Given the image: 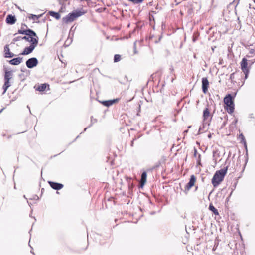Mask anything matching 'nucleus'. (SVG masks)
Listing matches in <instances>:
<instances>
[{
  "label": "nucleus",
  "instance_id": "bb28decb",
  "mask_svg": "<svg viewBox=\"0 0 255 255\" xmlns=\"http://www.w3.org/2000/svg\"><path fill=\"white\" fill-rule=\"evenodd\" d=\"M240 137H241L242 141H243L244 145H245V148L247 150V145H246V142L244 136H243V135L242 134H241L240 135Z\"/></svg>",
  "mask_w": 255,
  "mask_h": 255
},
{
  "label": "nucleus",
  "instance_id": "c756f323",
  "mask_svg": "<svg viewBox=\"0 0 255 255\" xmlns=\"http://www.w3.org/2000/svg\"><path fill=\"white\" fill-rule=\"evenodd\" d=\"M96 122H97V120L96 119L93 118V117H91V123L92 124H94Z\"/></svg>",
  "mask_w": 255,
  "mask_h": 255
},
{
  "label": "nucleus",
  "instance_id": "473e14b6",
  "mask_svg": "<svg viewBox=\"0 0 255 255\" xmlns=\"http://www.w3.org/2000/svg\"><path fill=\"white\" fill-rule=\"evenodd\" d=\"M249 52L251 54H255V50L253 49H252L250 50Z\"/></svg>",
  "mask_w": 255,
  "mask_h": 255
},
{
  "label": "nucleus",
  "instance_id": "ea45409f",
  "mask_svg": "<svg viewBox=\"0 0 255 255\" xmlns=\"http://www.w3.org/2000/svg\"><path fill=\"white\" fill-rule=\"evenodd\" d=\"M22 25H24V26H26V27H27L26 25V24H22Z\"/></svg>",
  "mask_w": 255,
  "mask_h": 255
},
{
  "label": "nucleus",
  "instance_id": "a19ab883",
  "mask_svg": "<svg viewBox=\"0 0 255 255\" xmlns=\"http://www.w3.org/2000/svg\"><path fill=\"white\" fill-rule=\"evenodd\" d=\"M188 132V130H185L184 132L187 133Z\"/></svg>",
  "mask_w": 255,
  "mask_h": 255
},
{
  "label": "nucleus",
  "instance_id": "f3484780",
  "mask_svg": "<svg viewBox=\"0 0 255 255\" xmlns=\"http://www.w3.org/2000/svg\"><path fill=\"white\" fill-rule=\"evenodd\" d=\"M31 44L30 45H34L36 47L38 44V38H35L34 37H30L29 41Z\"/></svg>",
  "mask_w": 255,
  "mask_h": 255
},
{
  "label": "nucleus",
  "instance_id": "c03bdc74",
  "mask_svg": "<svg viewBox=\"0 0 255 255\" xmlns=\"http://www.w3.org/2000/svg\"><path fill=\"white\" fill-rule=\"evenodd\" d=\"M249 7L251 8V4H249Z\"/></svg>",
  "mask_w": 255,
  "mask_h": 255
},
{
  "label": "nucleus",
  "instance_id": "f704fd0d",
  "mask_svg": "<svg viewBox=\"0 0 255 255\" xmlns=\"http://www.w3.org/2000/svg\"><path fill=\"white\" fill-rule=\"evenodd\" d=\"M4 109V108L1 109L0 110V114L2 112V111Z\"/></svg>",
  "mask_w": 255,
  "mask_h": 255
},
{
  "label": "nucleus",
  "instance_id": "dca6fc26",
  "mask_svg": "<svg viewBox=\"0 0 255 255\" xmlns=\"http://www.w3.org/2000/svg\"><path fill=\"white\" fill-rule=\"evenodd\" d=\"M210 113L209 110L208 108H206L203 111V117L204 122H205L206 120H208V119L210 117Z\"/></svg>",
  "mask_w": 255,
  "mask_h": 255
},
{
  "label": "nucleus",
  "instance_id": "1a4fd4ad",
  "mask_svg": "<svg viewBox=\"0 0 255 255\" xmlns=\"http://www.w3.org/2000/svg\"><path fill=\"white\" fill-rule=\"evenodd\" d=\"M35 47L34 45H30L28 47H26L24 48L23 52L21 53V55H28L32 52Z\"/></svg>",
  "mask_w": 255,
  "mask_h": 255
},
{
  "label": "nucleus",
  "instance_id": "0eeeda50",
  "mask_svg": "<svg viewBox=\"0 0 255 255\" xmlns=\"http://www.w3.org/2000/svg\"><path fill=\"white\" fill-rule=\"evenodd\" d=\"M209 86V81L207 78L204 77L202 79V88L203 92L206 94L208 90Z\"/></svg>",
  "mask_w": 255,
  "mask_h": 255
},
{
  "label": "nucleus",
  "instance_id": "b1692460",
  "mask_svg": "<svg viewBox=\"0 0 255 255\" xmlns=\"http://www.w3.org/2000/svg\"><path fill=\"white\" fill-rule=\"evenodd\" d=\"M40 16H37L34 14H30V16L28 17L29 19H32L33 20H38Z\"/></svg>",
  "mask_w": 255,
  "mask_h": 255
},
{
  "label": "nucleus",
  "instance_id": "37998d69",
  "mask_svg": "<svg viewBox=\"0 0 255 255\" xmlns=\"http://www.w3.org/2000/svg\"><path fill=\"white\" fill-rule=\"evenodd\" d=\"M235 122L236 123L237 122V120H235Z\"/></svg>",
  "mask_w": 255,
  "mask_h": 255
},
{
  "label": "nucleus",
  "instance_id": "c85d7f7f",
  "mask_svg": "<svg viewBox=\"0 0 255 255\" xmlns=\"http://www.w3.org/2000/svg\"><path fill=\"white\" fill-rule=\"evenodd\" d=\"M29 38H30V37H27L26 36H25L24 37H22V39H24V40H26L28 42L29 40Z\"/></svg>",
  "mask_w": 255,
  "mask_h": 255
},
{
  "label": "nucleus",
  "instance_id": "a18cd8bd",
  "mask_svg": "<svg viewBox=\"0 0 255 255\" xmlns=\"http://www.w3.org/2000/svg\"><path fill=\"white\" fill-rule=\"evenodd\" d=\"M211 136V135H209L208 136H209V137H210Z\"/></svg>",
  "mask_w": 255,
  "mask_h": 255
},
{
  "label": "nucleus",
  "instance_id": "20e7f679",
  "mask_svg": "<svg viewBox=\"0 0 255 255\" xmlns=\"http://www.w3.org/2000/svg\"><path fill=\"white\" fill-rule=\"evenodd\" d=\"M241 67L242 71L245 75V78H247L249 73V69L248 68V60L246 58H243L241 62Z\"/></svg>",
  "mask_w": 255,
  "mask_h": 255
},
{
  "label": "nucleus",
  "instance_id": "f8f14e48",
  "mask_svg": "<svg viewBox=\"0 0 255 255\" xmlns=\"http://www.w3.org/2000/svg\"><path fill=\"white\" fill-rule=\"evenodd\" d=\"M119 101V99H115L113 100H107V101H103L102 102V103L103 105L106 107H109L110 106L112 105L113 104Z\"/></svg>",
  "mask_w": 255,
  "mask_h": 255
},
{
  "label": "nucleus",
  "instance_id": "79ce46f5",
  "mask_svg": "<svg viewBox=\"0 0 255 255\" xmlns=\"http://www.w3.org/2000/svg\"><path fill=\"white\" fill-rule=\"evenodd\" d=\"M253 2L255 3V0H253Z\"/></svg>",
  "mask_w": 255,
  "mask_h": 255
},
{
  "label": "nucleus",
  "instance_id": "7c9ffc66",
  "mask_svg": "<svg viewBox=\"0 0 255 255\" xmlns=\"http://www.w3.org/2000/svg\"><path fill=\"white\" fill-rule=\"evenodd\" d=\"M197 153V150L196 148H194V157H196Z\"/></svg>",
  "mask_w": 255,
  "mask_h": 255
},
{
  "label": "nucleus",
  "instance_id": "412c9836",
  "mask_svg": "<svg viewBox=\"0 0 255 255\" xmlns=\"http://www.w3.org/2000/svg\"><path fill=\"white\" fill-rule=\"evenodd\" d=\"M47 86H49L46 83L41 84L40 85L38 86L37 88V90L39 91H44L45 90Z\"/></svg>",
  "mask_w": 255,
  "mask_h": 255
},
{
  "label": "nucleus",
  "instance_id": "a878e982",
  "mask_svg": "<svg viewBox=\"0 0 255 255\" xmlns=\"http://www.w3.org/2000/svg\"><path fill=\"white\" fill-rule=\"evenodd\" d=\"M22 37L21 36H17L16 37H15L13 39L12 41L13 43L17 42L18 41H20L21 40H22Z\"/></svg>",
  "mask_w": 255,
  "mask_h": 255
},
{
  "label": "nucleus",
  "instance_id": "7ed1b4c3",
  "mask_svg": "<svg viewBox=\"0 0 255 255\" xmlns=\"http://www.w3.org/2000/svg\"><path fill=\"white\" fill-rule=\"evenodd\" d=\"M80 17V10H77L74 12L69 13L63 17L62 21L65 23L72 22Z\"/></svg>",
  "mask_w": 255,
  "mask_h": 255
},
{
  "label": "nucleus",
  "instance_id": "39448f33",
  "mask_svg": "<svg viewBox=\"0 0 255 255\" xmlns=\"http://www.w3.org/2000/svg\"><path fill=\"white\" fill-rule=\"evenodd\" d=\"M38 63V60L35 57L30 58L26 61V66L30 69L36 66Z\"/></svg>",
  "mask_w": 255,
  "mask_h": 255
},
{
  "label": "nucleus",
  "instance_id": "a211bd4d",
  "mask_svg": "<svg viewBox=\"0 0 255 255\" xmlns=\"http://www.w3.org/2000/svg\"><path fill=\"white\" fill-rule=\"evenodd\" d=\"M25 35H27L29 37H37L36 33L30 29H26Z\"/></svg>",
  "mask_w": 255,
  "mask_h": 255
},
{
  "label": "nucleus",
  "instance_id": "5701e85b",
  "mask_svg": "<svg viewBox=\"0 0 255 255\" xmlns=\"http://www.w3.org/2000/svg\"><path fill=\"white\" fill-rule=\"evenodd\" d=\"M121 59V55L119 54H115L114 56V62H118Z\"/></svg>",
  "mask_w": 255,
  "mask_h": 255
},
{
  "label": "nucleus",
  "instance_id": "4be33fe9",
  "mask_svg": "<svg viewBox=\"0 0 255 255\" xmlns=\"http://www.w3.org/2000/svg\"><path fill=\"white\" fill-rule=\"evenodd\" d=\"M209 209L212 212H213L215 215H217L219 214V212L217 209H216L212 204H210L209 205Z\"/></svg>",
  "mask_w": 255,
  "mask_h": 255
},
{
  "label": "nucleus",
  "instance_id": "4c0bfd02",
  "mask_svg": "<svg viewBox=\"0 0 255 255\" xmlns=\"http://www.w3.org/2000/svg\"><path fill=\"white\" fill-rule=\"evenodd\" d=\"M27 108H28V109H29V111H30V108H29V107L28 106H27ZM30 112L31 113V112Z\"/></svg>",
  "mask_w": 255,
  "mask_h": 255
},
{
  "label": "nucleus",
  "instance_id": "c9c22d12",
  "mask_svg": "<svg viewBox=\"0 0 255 255\" xmlns=\"http://www.w3.org/2000/svg\"><path fill=\"white\" fill-rule=\"evenodd\" d=\"M134 46L135 47V43H134ZM134 53H136V50H134Z\"/></svg>",
  "mask_w": 255,
  "mask_h": 255
},
{
  "label": "nucleus",
  "instance_id": "e433bc0d",
  "mask_svg": "<svg viewBox=\"0 0 255 255\" xmlns=\"http://www.w3.org/2000/svg\"><path fill=\"white\" fill-rule=\"evenodd\" d=\"M170 69L171 71H173V67L170 68Z\"/></svg>",
  "mask_w": 255,
  "mask_h": 255
},
{
  "label": "nucleus",
  "instance_id": "aec40b11",
  "mask_svg": "<svg viewBox=\"0 0 255 255\" xmlns=\"http://www.w3.org/2000/svg\"><path fill=\"white\" fill-rule=\"evenodd\" d=\"M49 14L50 16L54 17L55 19L58 20L60 18V15L59 13L55 11H51L49 12Z\"/></svg>",
  "mask_w": 255,
  "mask_h": 255
},
{
  "label": "nucleus",
  "instance_id": "423d86ee",
  "mask_svg": "<svg viewBox=\"0 0 255 255\" xmlns=\"http://www.w3.org/2000/svg\"><path fill=\"white\" fill-rule=\"evenodd\" d=\"M196 181V177L194 175L190 176L189 182L186 185L185 188V191H189L192 187H193Z\"/></svg>",
  "mask_w": 255,
  "mask_h": 255
},
{
  "label": "nucleus",
  "instance_id": "4468645a",
  "mask_svg": "<svg viewBox=\"0 0 255 255\" xmlns=\"http://www.w3.org/2000/svg\"><path fill=\"white\" fill-rule=\"evenodd\" d=\"M147 173L145 171L142 173L141 175V179L140 184L141 187H142L146 182Z\"/></svg>",
  "mask_w": 255,
  "mask_h": 255
},
{
  "label": "nucleus",
  "instance_id": "393cba45",
  "mask_svg": "<svg viewBox=\"0 0 255 255\" xmlns=\"http://www.w3.org/2000/svg\"><path fill=\"white\" fill-rule=\"evenodd\" d=\"M134 4H138L141 3L144 0H128Z\"/></svg>",
  "mask_w": 255,
  "mask_h": 255
},
{
  "label": "nucleus",
  "instance_id": "9d476101",
  "mask_svg": "<svg viewBox=\"0 0 255 255\" xmlns=\"http://www.w3.org/2000/svg\"><path fill=\"white\" fill-rule=\"evenodd\" d=\"M16 19L15 16L9 14L6 18V22L7 24L12 25L15 23Z\"/></svg>",
  "mask_w": 255,
  "mask_h": 255
},
{
  "label": "nucleus",
  "instance_id": "2f4dec72",
  "mask_svg": "<svg viewBox=\"0 0 255 255\" xmlns=\"http://www.w3.org/2000/svg\"><path fill=\"white\" fill-rule=\"evenodd\" d=\"M85 13H86V11L83 10L82 8H81V16Z\"/></svg>",
  "mask_w": 255,
  "mask_h": 255
},
{
  "label": "nucleus",
  "instance_id": "f257e3e1",
  "mask_svg": "<svg viewBox=\"0 0 255 255\" xmlns=\"http://www.w3.org/2000/svg\"><path fill=\"white\" fill-rule=\"evenodd\" d=\"M228 169V166L217 171L212 179V184L217 187L223 180Z\"/></svg>",
  "mask_w": 255,
  "mask_h": 255
},
{
  "label": "nucleus",
  "instance_id": "6ab92c4d",
  "mask_svg": "<svg viewBox=\"0 0 255 255\" xmlns=\"http://www.w3.org/2000/svg\"><path fill=\"white\" fill-rule=\"evenodd\" d=\"M11 86L9 81L4 80V83L3 85L2 89H3V93H5L7 89Z\"/></svg>",
  "mask_w": 255,
  "mask_h": 255
},
{
  "label": "nucleus",
  "instance_id": "cd10ccee",
  "mask_svg": "<svg viewBox=\"0 0 255 255\" xmlns=\"http://www.w3.org/2000/svg\"><path fill=\"white\" fill-rule=\"evenodd\" d=\"M26 33V30L19 29L18 30V33H19V34L25 35Z\"/></svg>",
  "mask_w": 255,
  "mask_h": 255
},
{
  "label": "nucleus",
  "instance_id": "ddd939ff",
  "mask_svg": "<svg viewBox=\"0 0 255 255\" xmlns=\"http://www.w3.org/2000/svg\"><path fill=\"white\" fill-rule=\"evenodd\" d=\"M22 61V57H17L13 58L11 60H10L9 62L10 64L13 65H18L20 63H21Z\"/></svg>",
  "mask_w": 255,
  "mask_h": 255
},
{
  "label": "nucleus",
  "instance_id": "9b49d317",
  "mask_svg": "<svg viewBox=\"0 0 255 255\" xmlns=\"http://www.w3.org/2000/svg\"><path fill=\"white\" fill-rule=\"evenodd\" d=\"M4 57L6 58H11L14 56V54L10 52L8 45H6L5 46L4 48Z\"/></svg>",
  "mask_w": 255,
  "mask_h": 255
},
{
  "label": "nucleus",
  "instance_id": "72a5a7b5",
  "mask_svg": "<svg viewBox=\"0 0 255 255\" xmlns=\"http://www.w3.org/2000/svg\"><path fill=\"white\" fill-rule=\"evenodd\" d=\"M249 117L250 118H254V117L253 116V114H250Z\"/></svg>",
  "mask_w": 255,
  "mask_h": 255
},
{
  "label": "nucleus",
  "instance_id": "f03ea898",
  "mask_svg": "<svg viewBox=\"0 0 255 255\" xmlns=\"http://www.w3.org/2000/svg\"><path fill=\"white\" fill-rule=\"evenodd\" d=\"M224 102L226 105V109L229 114L233 113L234 110V103L233 97L231 94H227L224 99Z\"/></svg>",
  "mask_w": 255,
  "mask_h": 255
},
{
  "label": "nucleus",
  "instance_id": "2eb2a0df",
  "mask_svg": "<svg viewBox=\"0 0 255 255\" xmlns=\"http://www.w3.org/2000/svg\"><path fill=\"white\" fill-rule=\"evenodd\" d=\"M12 76V71H7L5 68V74H4V80L9 81Z\"/></svg>",
  "mask_w": 255,
  "mask_h": 255
},
{
  "label": "nucleus",
  "instance_id": "58836bf2",
  "mask_svg": "<svg viewBox=\"0 0 255 255\" xmlns=\"http://www.w3.org/2000/svg\"><path fill=\"white\" fill-rule=\"evenodd\" d=\"M133 141H132L131 146H133Z\"/></svg>",
  "mask_w": 255,
  "mask_h": 255
},
{
  "label": "nucleus",
  "instance_id": "6e6552de",
  "mask_svg": "<svg viewBox=\"0 0 255 255\" xmlns=\"http://www.w3.org/2000/svg\"><path fill=\"white\" fill-rule=\"evenodd\" d=\"M48 182L50 185V187L54 190H59L63 187V185L61 183L54 182L52 181H48Z\"/></svg>",
  "mask_w": 255,
  "mask_h": 255
}]
</instances>
